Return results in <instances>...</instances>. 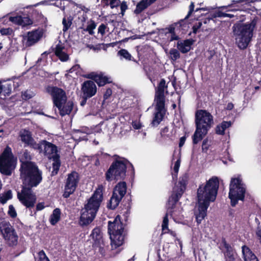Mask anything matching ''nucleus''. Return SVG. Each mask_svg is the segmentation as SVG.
<instances>
[{"instance_id":"nucleus-53","label":"nucleus","mask_w":261,"mask_h":261,"mask_svg":"<svg viewBox=\"0 0 261 261\" xmlns=\"http://www.w3.org/2000/svg\"><path fill=\"white\" fill-rule=\"evenodd\" d=\"M133 127L136 129H140L142 127V124L140 121H134L132 122Z\"/></svg>"},{"instance_id":"nucleus-20","label":"nucleus","mask_w":261,"mask_h":261,"mask_svg":"<svg viewBox=\"0 0 261 261\" xmlns=\"http://www.w3.org/2000/svg\"><path fill=\"white\" fill-rule=\"evenodd\" d=\"M43 31L42 30L37 29L29 32L27 35L23 37L25 44L28 46H30L37 43L42 37Z\"/></svg>"},{"instance_id":"nucleus-6","label":"nucleus","mask_w":261,"mask_h":261,"mask_svg":"<svg viewBox=\"0 0 261 261\" xmlns=\"http://www.w3.org/2000/svg\"><path fill=\"white\" fill-rule=\"evenodd\" d=\"M121 219H122L121 216L118 215L113 222H109L108 232L113 249L117 248L123 243L124 225L121 221Z\"/></svg>"},{"instance_id":"nucleus-45","label":"nucleus","mask_w":261,"mask_h":261,"mask_svg":"<svg viewBox=\"0 0 261 261\" xmlns=\"http://www.w3.org/2000/svg\"><path fill=\"white\" fill-rule=\"evenodd\" d=\"M0 33L2 35H10L13 33V30L10 28H2L0 30Z\"/></svg>"},{"instance_id":"nucleus-49","label":"nucleus","mask_w":261,"mask_h":261,"mask_svg":"<svg viewBox=\"0 0 261 261\" xmlns=\"http://www.w3.org/2000/svg\"><path fill=\"white\" fill-rule=\"evenodd\" d=\"M8 214L12 218H15L17 216L16 212L12 205H10L9 206Z\"/></svg>"},{"instance_id":"nucleus-1","label":"nucleus","mask_w":261,"mask_h":261,"mask_svg":"<svg viewBox=\"0 0 261 261\" xmlns=\"http://www.w3.org/2000/svg\"><path fill=\"white\" fill-rule=\"evenodd\" d=\"M219 186L218 178L213 176L205 184L199 187L197 190L198 201L194 210V215L197 223H201L206 216L207 210L210 203L214 202L216 198Z\"/></svg>"},{"instance_id":"nucleus-63","label":"nucleus","mask_w":261,"mask_h":261,"mask_svg":"<svg viewBox=\"0 0 261 261\" xmlns=\"http://www.w3.org/2000/svg\"><path fill=\"white\" fill-rule=\"evenodd\" d=\"M128 215V211L127 210V211H126L124 213V214H123V216H124V219L125 220L126 219V218L127 217Z\"/></svg>"},{"instance_id":"nucleus-21","label":"nucleus","mask_w":261,"mask_h":261,"mask_svg":"<svg viewBox=\"0 0 261 261\" xmlns=\"http://www.w3.org/2000/svg\"><path fill=\"white\" fill-rule=\"evenodd\" d=\"M81 91L83 97L90 98L95 95L97 87L94 82L86 81L83 83Z\"/></svg>"},{"instance_id":"nucleus-46","label":"nucleus","mask_w":261,"mask_h":261,"mask_svg":"<svg viewBox=\"0 0 261 261\" xmlns=\"http://www.w3.org/2000/svg\"><path fill=\"white\" fill-rule=\"evenodd\" d=\"M210 146V144L208 143V140L207 139H204L202 142V151L204 152H206L209 148Z\"/></svg>"},{"instance_id":"nucleus-33","label":"nucleus","mask_w":261,"mask_h":261,"mask_svg":"<svg viewBox=\"0 0 261 261\" xmlns=\"http://www.w3.org/2000/svg\"><path fill=\"white\" fill-rule=\"evenodd\" d=\"M61 211L59 208H56L53 211V214L49 218V222L51 225H55L60 220Z\"/></svg>"},{"instance_id":"nucleus-50","label":"nucleus","mask_w":261,"mask_h":261,"mask_svg":"<svg viewBox=\"0 0 261 261\" xmlns=\"http://www.w3.org/2000/svg\"><path fill=\"white\" fill-rule=\"evenodd\" d=\"M218 16L220 17L232 18L234 17V15L233 14L226 13L222 11H219L218 12Z\"/></svg>"},{"instance_id":"nucleus-26","label":"nucleus","mask_w":261,"mask_h":261,"mask_svg":"<svg viewBox=\"0 0 261 261\" xmlns=\"http://www.w3.org/2000/svg\"><path fill=\"white\" fill-rule=\"evenodd\" d=\"M55 54L57 57L62 62L67 61L69 59V56L66 52V48L62 44H58L56 47Z\"/></svg>"},{"instance_id":"nucleus-38","label":"nucleus","mask_w":261,"mask_h":261,"mask_svg":"<svg viewBox=\"0 0 261 261\" xmlns=\"http://www.w3.org/2000/svg\"><path fill=\"white\" fill-rule=\"evenodd\" d=\"M118 55L121 57L120 59L122 58L126 60L130 61L132 60V56L128 51L124 49H120L117 53Z\"/></svg>"},{"instance_id":"nucleus-3","label":"nucleus","mask_w":261,"mask_h":261,"mask_svg":"<svg viewBox=\"0 0 261 261\" xmlns=\"http://www.w3.org/2000/svg\"><path fill=\"white\" fill-rule=\"evenodd\" d=\"M103 190V186L99 185L87 203L85 205L84 208L82 210L80 220L81 225H88L94 219L102 200Z\"/></svg>"},{"instance_id":"nucleus-14","label":"nucleus","mask_w":261,"mask_h":261,"mask_svg":"<svg viewBox=\"0 0 261 261\" xmlns=\"http://www.w3.org/2000/svg\"><path fill=\"white\" fill-rule=\"evenodd\" d=\"M46 92L51 96L56 106L65 103L67 100L65 92L60 88L48 86L46 88Z\"/></svg>"},{"instance_id":"nucleus-7","label":"nucleus","mask_w":261,"mask_h":261,"mask_svg":"<svg viewBox=\"0 0 261 261\" xmlns=\"http://www.w3.org/2000/svg\"><path fill=\"white\" fill-rule=\"evenodd\" d=\"M188 180V175L184 174L180 177L178 185L173 188V193L169 198L167 205L168 212L171 215L174 212L181 211L178 201L185 190Z\"/></svg>"},{"instance_id":"nucleus-11","label":"nucleus","mask_w":261,"mask_h":261,"mask_svg":"<svg viewBox=\"0 0 261 261\" xmlns=\"http://www.w3.org/2000/svg\"><path fill=\"white\" fill-rule=\"evenodd\" d=\"M24 187L20 192H18L17 196L19 201L26 207H33L36 201V196L31 190L33 187L26 185L23 181Z\"/></svg>"},{"instance_id":"nucleus-36","label":"nucleus","mask_w":261,"mask_h":261,"mask_svg":"<svg viewBox=\"0 0 261 261\" xmlns=\"http://www.w3.org/2000/svg\"><path fill=\"white\" fill-rule=\"evenodd\" d=\"M102 4L104 6H109L111 9L116 8L120 5L119 0H102Z\"/></svg>"},{"instance_id":"nucleus-8","label":"nucleus","mask_w":261,"mask_h":261,"mask_svg":"<svg viewBox=\"0 0 261 261\" xmlns=\"http://www.w3.org/2000/svg\"><path fill=\"white\" fill-rule=\"evenodd\" d=\"M246 192V187L240 176L232 178L229 186L228 197L231 205L236 206L239 200H243Z\"/></svg>"},{"instance_id":"nucleus-56","label":"nucleus","mask_w":261,"mask_h":261,"mask_svg":"<svg viewBox=\"0 0 261 261\" xmlns=\"http://www.w3.org/2000/svg\"><path fill=\"white\" fill-rule=\"evenodd\" d=\"M260 227L261 226H260L259 227H257V230L256 232V234L257 238L258 240L259 241V243L261 244V227Z\"/></svg>"},{"instance_id":"nucleus-22","label":"nucleus","mask_w":261,"mask_h":261,"mask_svg":"<svg viewBox=\"0 0 261 261\" xmlns=\"http://www.w3.org/2000/svg\"><path fill=\"white\" fill-rule=\"evenodd\" d=\"M86 78L90 79L95 81L99 86H103L107 83H110V79L104 76L101 73H97L92 72L85 76Z\"/></svg>"},{"instance_id":"nucleus-15","label":"nucleus","mask_w":261,"mask_h":261,"mask_svg":"<svg viewBox=\"0 0 261 261\" xmlns=\"http://www.w3.org/2000/svg\"><path fill=\"white\" fill-rule=\"evenodd\" d=\"M39 148L37 149L42 151L44 154L48 159H55L58 157V150L57 146L53 143L46 140H42L38 143Z\"/></svg>"},{"instance_id":"nucleus-40","label":"nucleus","mask_w":261,"mask_h":261,"mask_svg":"<svg viewBox=\"0 0 261 261\" xmlns=\"http://www.w3.org/2000/svg\"><path fill=\"white\" fill-rule=\"evenodd\" d=\"M180 164V160L178 159L174 163L173 172H172L173 178L177 177Z\"/></svg>"},{"instance_id":"nucleus-58","label":"nucleus","mask_w":261,"mask_h":261,"mask_svg":"<svg viewBox=\"0 0 261 261\" xmlns=\"http://www.w3.org/2000/svg\"><path fill=\"white\" fill-rule=\"evenodd\" d=\"M185 141H186V137H182L180 138L179 143V147H181L184 145V144L185 143Z\"/></svg>"},{"instance_id":"nucleus-42","label":"nucleus","mask_w":261,"mask_h":261,"mask_svg":"<svg viewBox=\"0 0 261 261\" xmlns=\"http://www.w3.org/2000/svg\"><path fill=\"white\" fill-rule=\"evenodd\" d=\"M71 23L72 22L71 19L69 18H66V17H64L62 21V24L63 25V31L64 32L66 31L69 28Z\"/></svg>"},{"instance_id":"nucleus-57","label":"nucleus","mask_w":261,"mask_h":261,"mask_svg":"<svg viewBox=\"0 0 261 261\" xmlns=\"http://www.w3.org/2000/svg\"><path fill=\"white\" fill-rule=\"evenodd\" d=\"M44 204L43 202L39 203L36 206L37 210L41 211L44 208Z\"/></svg>"},{"instance_id":"nucleus-64","label":"nucleus","mask_w":261,"mask_h":261,"mask_svg":"<svg viewBox=\"0 0 261 261\" xmlns=\"http://www.w3.org/2000/svg\"><path fill=\"white\" fill-rule=\"evenodd\" d=\"M100 130V129L99 128V127L97 126V127H96V130H95V132H96L97 133H99Z\"/></svg>"},{"instance_id":"nucleus-59","label":"nucleus","mask_w":261,"mask_h":261,"mask_svg":"<svg viewBox=\"0 0 261 261\" xmlns=\"http://www.w3.org/2000/svg\"><path fill=\"white\" fill-rule=\"evenodd\" d=\"M194 5L193 3H192L190 6V10L189 12V15L191 14L194 10Z\"/></svg>"},{"instance_id":"nucleus-29","label":"nucleus","mask_w":261,"mask_h":261,"mask_svg":"<svg viewBox=\"0 0 261 261\" xmlns=\"http://www.w3.org/2000/svg\"><path fill=\"white\" fill-rule=\"evenodd\" d=\"M157 0H141L138 3L134 11L136 14H139L148 6L155 2Z\"/></svg>"},{"instance_id":"nucleus-62","label":"nucleus","mask_w":261,"mask_h":261,"mask_svg":"<svg viewBox=\"0 0 261 261\" xmlns=\"http://www.w3.org/2000/svg\"><path fill=\"white\" fill-rule=\"evenodd\" d=\"M88 98H85V97H83V100L81 102V105L82 106H84L86 104L87 99Z\"/></svg>"},{"instance_id":"nucleus-32","label":"nucleus","mask_w":261,"mask_h":261,"mask_svg":"<svg viewBox=\"0 0 261 261\" xmlns=\"http://www.w3.org/2000/svg\"><path fill=\"white\" fill-rule=\"evenodd\" d=\"M176 134L175 130L173 128L165 127L161 131V136L164 139H173Z\"/></svg>"},{"instance_id":"nucleus-51","label":"nucleus","mask_w":261,"mask_h":261,"mask_svg":"<svg viewBox=\"0 0 261 261\" xmlns=\"http://www.w3.org/2000/svg\"><path fill=\"white\" fill-rule=\"evenodd\" d=\"M107 26L104 24H101L98 28V32L100 33L102 36L104 35L106 32Z\"/></svg>"},{"instance_id":"nucleus-25","label":"nucleus","mask_w":261,"mask_h":261,"mask_svg":"<svg viewBox=\"0 0 261 261\" xmlns=\"http://www.w3.org/2000/svg\"><path fill=\"white\" fill-rule=\"evenodd\" d=\"M180 212V211L179 212L177 211L176 212L172 213V215L167 212L166 215L163 218V223L162 224V233H170V234L172 237L174 238L176 237V233L175 231L170 230L168 228V218L167 215L169 214L171 216H177Z\"/></svg>"},{"instance_id":"nucleus-2","label":"nucleus","mask_w":261,"mask_h":261,"mask_svg":"<svg viewBox=\"0 0 261 261\" xmlns=\"http://www.w3.org/2000/svg\"><path fill=\"white\" fill-rule=\"evenodd\" d=\"M21 163L20 176L24 184L32 187H36L42 180L41 173L34 163L31 161L32 156L27 150L19 154Z\"/></svg>"},{"instance_id":"nucleus-28","label":"nucleus","mask_w":261,"mask_h":261,"mask_svg":"<svg viewBox=\"0 0 261 261\" xmlns=\"http://www.w3.org/2000/svg\"><path fill=\"white\" fill-rule=\"evenodd\" d=\"M166 87V81L162 79L156 91L155 100L165 101L164 89Z\"/></svg>"},{"instance_id":"nucleus-30","label":"nucleus","mask_w":261,"mask_h":261,"mask_svg":"<svg viewBox=\"0 0 261 261\" xmlns=\"http://www.w3.org/2000/svg\"><path fill=\"white\" fill-rule=\"evenodd\" d=\"M193 43V41L190 39L180 41L177 43V47L181 53H186L191 49Z\"/></svg>"},{"instance_id":"nucleus-13","label":"nucleus","mask_w":261,"mask_h":261,"mask_svg":"<svg viewBox=\"0 0 261 261\" xmlns=\"http://www.w3.org/2000/svg\"><path fill=\"white\" fill-rule=\"evenodd\" d=\"M0 230L6 241L10 245H15L18 240V236L13 227L7 221L0 223Z\"/></svg>"},{"instance_id":"nucleus-10","label":"nucleus","mask_w":261,"mask_h":261,"mask_svg":"<svg viewBox=\"0 0 261 261\" xmlns=\"http://www.w3.org/2000/svg\"><path fill=\"white\" fill-rule=\"evenodd\" d=\"M16 166L10 147L7 146L0 156V172L5 175H10Z\"/></svg>"},{"instance_id":"nucleus-54","label":"nucleus","mask_w":261,"mask_h":261,"mask_svg":"<svg viewBox=\"0 0 261 261\" xmlns=\"http://www.w3.org/2000/svg\"><path fill=\"white\" fill-rule=\"evenodd\" d=\"M202 24V23L201 22L198 21L196 22L193 27L194 33H196L198 30L201 28Z\"/></svg>"},{"instance_id":"nucleus-4","label":"nucleus","mask_w":261,"mask_h":261,"mask_svg":"<svg viewBox=\"0 0 261 261\" xmlns=\"http://www.w3.org/2000/svg\"><path fill=\"white\" fill-rule=\"evenodd\" d=\"M195 123L196 129L193 136L194 144L198 143L207 134L213 125V117L205 110H198L195 114Z\"/></svg>"},{"instance_id":"nucleus-27","label":"nucleus","mask_w":261,"mask_h":261,"mask_svg":"<svg viewBox=\"0 0 261 261\" xmlns=\"http://www.w3.org/2000/svg\"><path fill=\"white\" fill-rule=\"evenodd\" d=\"M59 111L60 114L61 116H64L65 115H68L71 112L73 108V103L72 101H68L64 103H61L60 106H56Z\"/></svg>"},{"instance_id":"nucleus-43","label":"nucleus","mask_w":261,"mask_h":261,"mask_svg":"<svg viewBox=\"0 0 261 261\" xmlns=\"http://www.w3.org/2000/svg\"><path fill=\"white\" fill-rule=\"evenodd\" d=\"M169 54L170 58L173 61L176 60L180 57L178 51L176 49H171L170 50Z\"/></svg>"},{"instance_id":"nucleus-60","label":"nucleus","mask_w":261,"mask_h":261,"mask_svg":"<svg viewBox=\"0 0 261 261\" xmlns=\"http://www.w3.org/2000/svg\"><path fill=\"white\" fill-rule=\"evenodd\" d=\"M112 93V91L111 89H108L105 94V97L107 98V96H110Z\"/></svg>"},{"instance_id":"nucleus-44","label":"nucleus","mask_w":261,"mask_h":261,"mask_svg":"<svg viewBox=\"0 0 261 261\" xmlns=\"http://www.w3.org/2000/svg\"><path fill=\"white\" fill-rule=\"evenodd\" d=\"M96 27V23L93 21H91L88 23L86 30L90 34L92 35L94 33L93 31L95 29Z\"/></svg>"},{"instance_id":"nucleus-16","label":"nucleus","mask_w":261,"mask_h":261,"mask_svg":"<svg viewBox=\"0 0 261 261\" xmlns=\"http://www.w3.org/2000/svg\"><path fill=\"white\" fill-rule=\"evenodd\" d=\"M18 138L25 146H29L35 149L39 148L38 143L33 137L32 133L28 129H20L18 134Z\"/></svg>"},{"instance_id":"nucleus-24","label":"nucleus","mask_w":261,"mask_h":261,"mask_svg":"<svg viewBox=\"0 0 261 261\" xmlns=\"http://www.w3.org/2000/svg\"><path fill=\"white\" fill-rule=\"evenodd\" d=\"M9 20L14 24L25 27L33 24V20L28 16L22 17L20 15L10 16Z\"/></svg>"},{"instance_id":"nucleus-48","label":"nucleus","mask_w":261,"mask_h":261,"mask_svg":"<svg viewBox=\"0 0 261 261\" xmlns=\"http://www.w3.org/2000/svg\"><path fill=\"white\" fill-rule=\"evenodd\" d=\"M34 96V93L30 91H26L22 93V98L24 99H29Z\"/></svg>"},{"instance_id":"nucleus-37","label":"nucleus","mask_w":261,"mask_h":261,"mask_svg":"<svg viewBox=\"0 0 261 261\" xmlns=\"http://www.w3.org/2000/svg\"><path fill=\"white\" fill-rule=\"evenodd\" d=\"M12 197V192L9 190L0 195V202L4 204Z\"/></svg>"},{"instance_id":"nucleus-47","label":"nucleus","mask_w":261,"mask_h":261,"mask_svg":"<svg viewBox=\"0 0 261 261\" xmlns=\"http://www.w3.org/2000/svg\"><path fill=\"white\" fill-rule=\"evenodd\" d=\"M38 261H49L45 253L43 251H41L38 253Z\"/></svg>"},{"instance_id":"nucleus-17","label":"nucleus","mask_w":261,"mask_h":261,"mask_svg":"<svg viewBox=\"0 0 261 261\" xmlns=\"http://www.w3.org/2000/svg\"><path fill=\"white\" fill-rule=\"evenodd\" d=\"M79 180V175L77 172H72L68 174L65 187V192L63 194L64 197H68L70 194L74 192L77 187Z\"/></svg>"},{"instance_id":"nucleus-61","label":"nucleus","mask_w":261,"mask_h":261,"mask_svg":"<svg viewBox=\"0 0 261 261\" xmlns=\"http://www.w3.org/2000/svg\"><path fill=\"white\" fill-rule=\"evenodd\" d=\"M233 108V105L232 103H228V105H227V106L226 107V109L227 110H229L232 109Z\"/></svg>"},{"instance_id":"nucleus-35","label":"nucleus","mask_w":261,"mask_h":261,"mask_svg":"<svg viewBox=\"0 0 261 261\" xmlns=\"http://www.w3.org/2000/svg\"><path fill=\"white\" fill-rule=\"evenodd\" d=\"M231 125L230 121H223L216 128V133L219 135H223L227 128L230 127Z\"/></svg>"},{"instance_id":"nucleus-9","label":"nucleus","mask_w":261,"mask_h":261,"mask_svg":"<svg viewBox=\"0 0 261 261\" xmlns=\"http://www.w3.org/2000/svg\"><path fill=\"white\" fill-rule=\"evenodd\" d=\"M127 164V162L125 160H117L113 163L106 173V180L111 181L124 178Z\"/></svg>"},{"instance_id":"nucleus-5","label":"nucleus","mask_w":261,"mask_h":261,"mask_svg":"<svg viewBox=\"0 0 261 261\" xmlns=\"http://www.w3.org/2000/svg\"><path fill=\"white\" fill-rule=\"evenodd\" d=\"M255 23H237L232 27L236 43L241 49H245L251 41L253 34Z\"/></svg>"},{"instance_id":"nucleus-39","label":"nucleus","mask_w":261,"mask_h":261,"mask_svg":"<svg viewBox=\"0 0 261 261\" xmlns=\"http://www.w3.org/2000/svg\"><path fill=\"white\" fill-rule=\"evenodd\" d=\"M52 159L53 160L54 162L53 163V170L51 174L53 175H54L58 173L59 167L60 166V162L59 160V156L56 157L55 159Z\"/></svg>"},{"instance_id":"nucleus-18","label":"nucleus","mask_w":261,"mask_h":261,"mask_svg":"<svg viewBox=\"0 0 261 261\" xmlns=\"http://www.w3.org/2000/svg\"><path fill=\"white\" fill-rule=\"evenodd\" d=\"M90 236L93 240V246L98 249L101 254L105 252V243L103 239V234L100 229L98 227L95 228L92 231Z\"/></svg>"},{"instance_id":"nucleus-34","label":"nucleus","mask_w":261,"mask_h":261,"mask_svg":"<svg viewBox=\"0 0 261 261\" xmlns=\"http://www.w3.org/2000/svg\"><path fill=\"white\" fill-rule=\"evenodd\" d=\"M11 91V87L10 84L0 81V95H9Z\"/></svg>"},{"instance_id":"nucleus-23","label":"nucleus","mask_w":261,"mask_h":261,"mask_svg":"<svg viewBox=\"0 0 261 261\" xmlns=\"http://www.w3.org/2000/svg\"><path fill=\"white\" fill-rule=\"evenodd\" d=\"M219 248L224 252L226 261H233L234 252L224 240L220 243Z\"/></svg>"},{"instance_id":"nucleus-55","label":"nucleus","mask_w":261,"mask_h":261,"mask_svg":"<svg viewBox=\"0 0 261 261\" xmlns=\"http://www.w3.org/2000/svg\"><path fill=\"white\" fill-rule=\"evenodd\" d=\"M121 9V13L122 15H123L124 12L127 9V6L125 2H123L121 4L120 3L119 6Z\"/></svg>"},{"instance_id":"nucleus-31","label":"nucleus","mask_w":261,"mask_h":261,"mask_svg":"<svg viewBox=\"0 0 261 261\" xmlns=\"http://www.w3.org/2000/svg\"><path fill=\"white\" fill-rule=\"evenodd\" d=\"M242 253L245 261H258L256 256L245 246L242 247Z\"/></svg>"},{"instance_id":"nucleus-52","label":"nucleus","mask_w":261,"mask_h":261,"mask_svg":"<svg viewBox=\"0 0 261 261\" xmlns=\"http://www.w3.org/2000/svg\"><path fill=\"white\" fill-rule=\"evenodd\" d=\"M255 221L257 225V227L261 226V211L259 212L257 214Z\"/></svg>"},{"instance_id":"nucleus-12","label":"nucleus","mask_w":261,"mask_h":261,"mask_svg":"<svg viewBox=\"0 0 261 261\" xmlns=\"http://www.w3.org/2000/svg\"><path fill=\"white\" fill-rule=\"evenodd\" d=\"M126 192V185L125 182H119L114 188L112 197L110 200L108 207L115 209L119 204Z\"/></svg>"},{"instance_id":"nucleus-41","label":"nucleus","mask_w":261,"mask_h":261,"mask_svg":"<svg viewBox=\"0 0 261 261\" xmlns=\"http://www.w3.org/2000/svg\"><path fill=\"white\" fill-rule=\"evenodd\" d=\"M168 31L166 34L168 35V37H170V41L177 40L178 36L174 33V28L170 27L168 29Z\"/></svg>"},{"instance_id":"nucleus-19","label":"nucleus","mask_w":261,"mask_h":261,"mask_svg":"<svg viewBox=\"0 0 261 261\" xmlns=\"http://www.w3.org/2000/svg\"><path fill=\"white\" fill-rule=\"evenodd\" d=\"M156 102L155 112L152 121L153 126H158L163 120L165 114V101L155 100Z\"/></svg>"}]
</instances>
